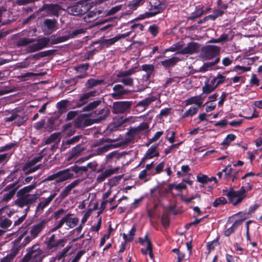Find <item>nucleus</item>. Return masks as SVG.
<instances>
[{
  "mask_svg": "<svg viewBox=\"0 0 262 262\" xmlns=\"http://www.w3.org/2000/svg\"><path fill=\"white\" fill-rule=\"evenodd\" d=\"M221 48L215 45H206L202 47L200 57L205 60H209L215 58L220 54Z\"/></svg>",
  "mask_w": 262,
  "mask_h": 262,
  "instance_id": "obj_5",
  "label": "nucleus"
},
{
  "mask_svg": "<svg viewBox=\"0 0 262 262\" xmlns=\"http://www.w3.org/2000/svg\"><path fill=\"white\" fill-rule=\"evenodd\" d=\"M60 136V133L58 132L51 134V135L44 141L45 144H50L55 142L57 139L59 140Z\"/></svg>",
  "mask_w": 262,
  "mask_h": 262,
  "instance_id": "obj_39",
  "label": "nucleus"
},
{
  "mask_svg": "<svg viewBox=\"0 0 262 262\" xmlns=\"http://www.w3.org/2000/svg\"><path fill=\"white\" fill-rule=\"evenodd\" d=\"M122 8L121 5H118L116 6L115 7H112L111 9L109 10H106L104 12V14H105L106 16H110L113 15L117 12H118L119 11L121 10Z\"/></svg>",
  "mask_w": 262,
  "mask_h": 262,
  "instance_id": "obj_50",
  "label": "nucleus"
},
{
  "mask_svg": "<svg viewBox=\"0 0 262 262\" xmlns=\"http://www.w3.org/2000/svg\"><path fill=\"white\" fill-rule=\"evenodd\" d=\"M229 203V200L227 201L225 197L221 196L216 198L212 203V206L214 207H217L221 205H225Z\"/></svg>",
  "mask_w": 262,
  "mask_h": 262,
  "instance_id": "obj_44",
  "label": "nucleus"
},
{
  "mask_svg": "<svg viewBox=\"0 0 262 262\" xmlns=\"http://www.w3.org/2000/svg\"><path fill=\"white\" fill-rule=\"evenodd\" d=\"M57 21L55 19H46L44 21V25L46 26L48 30H54Z\"/></svg>",
  "mask_w": 262,
  "mask_h": 262,
  "instance_id": "obj_41",
  "label": "nucleus"
},
{
  "mask_svg": "<svg viewBox=\"0 0 262 262\" xmlns=\"http://www.w3.org/2000/svg\"><path fill=\"white\" fill-rule=\"evenodd\" d=\"M113 90L114 91V93L112 94V96L115 99L123 98V96L129 92L124 89L123 86L121 84L115 85L113 87Z\"/></svg>",
  "mask_w": 262,
  "mask_h": 262,
  "instance_id": "obj_20",
  "label": "nucleus"
},
{
  "mask_svg": "<svg viewBox=\"0 0 262 262\" xmlns=\"http://www.w3.org/2000/svg\"><path fill=\"white\" fill-rule=\"evenodd\" d=\"M102 13V11L100 10H98L97 9H95V10L91 11L89 12L86 16L84 17L85 20H88V18H94L97 15L101 14Z\"/></svg>",
  "mask_w": 262,
  "mask_h": 262,
  "instance_id": "obj_56",
  "label": "nucleus"
},
{
  "mask_svg": "<svg viewBox=\"0 0 262 262\" xmlns=\"http://www.w3.org/2000/svg\"><path fill=\"white\" fill-rule=\"evenodd\" d=\"M110 114V110L107 106H103L102 108H99L98 110H96L91 113L90 115L92 117H96V122H98L105 119Z\"/></svg>",
  "mask_w": 262,
  "mask_h": 262,
  "instance_id": "obj_15",
  "label": "nucleus"
},
{
  "mask_svg": "<svg viewBox=\"0 0 262 262\" xmlns=\"http://www.w3.org/2000/svg\"><path fill=\"white\" fill-rule=\"evenodd\" d=\"M118 170V168H111L106 169L104 172L101 173L97 176L96 179L97 182L101 183L103 182L107 178L117 173Z\"/></svg>",
  "mask_w": 262,
  "mask_h": 262,
  "instance_id": "obj_24",
  "label": "nucleus"
},
{
  "mask_svg": "<svg viewBox=\"0 0 262 262\" xmlns=\"http://www.w3.org/2000/svg\"><path fill=\"white\" fill-rule=\"evenodd\" d=\"M37 186L36 182H34L32 184L25 186L23 188L19 189L17 193L24 194H30L29 193L34 189Z\"/></svg>",
  "mask_w": 262,
  "mask_h": 262,
  "instance_id": "obj_35",
  "label": "nucleus"
},
{
  "mask_svg": "<svg viewBox=\"0 0 262 262\" xmlns=\"http://www.w3.org/2000/svg\"><path fill=\"white\" fill-rule=\"evenodd\" d=\"M15 193L13 190L9 191L8 193L4 194L3 197L2 199V201L3 202H8L13 197Z\"/></svg>",
  "mask_w": 262,
  "mask_h": 262,
  "instance_id": "obj_62",
  "label": "nucleus"
},
{
  "mask_svg": "<svg viewBox=\"0 0 262 262\" xmlns=\"http://www.w3.org/2000/svg\"><path fill=\"white\" fill-rule=\"evenodd\" d=\"M47 223L48 220L47 219H43L38 223L33 225L30 231L31 236L34 238L37 237L45 228Z\"/></svg>",
  "mask_w": 262,
  "mask_h": 262,
  "instance_id": "obj_13",
  "label": "nucleus"
},
{
  "mask_svg": "<svg viewBox=\"0 0 262 262\" xmlns=\"http://www.w3.org/2000/svg\"><path fill=\"white\" fill-rule=\"evenodd\" d=\"M139 243L143 245L144 242L147 243V247L146 249H141V252L142 253L144 254H146L147 253V251L148 252V254L151 258L153 257V254H152V244L151 242L150 241L148 237V236L147 235H145L144 236V238H143L142 237L139 238Z\"/></svg>",
  "mask_w": 262,
  "mask_h": 262,
  "instance_id": "obj_22",
  "label": "nucleus"
},
{
  "mask_svg": "<svg viewBox=\"0 0 262 262\" xmlns=\"http://www.w3.org/2000/svg\"><path fill=\"white\" fill-rule=\"evenodd\" d=\"M85 150V147L82 144H78L75 146L73 147L67 157V161H70L74 158H77L80 156L82 152Z\"/></svg>",
  "mask_w": 262,
  "mask_h": 262,
  "instance_id": "obj_17",
  "label": "nucleus"
},
{
  "mask_svg": "<svg viewBox=\"0 0 262 262\" xmlns=\"http://www.w3.org/2000/svg\"><path fill=\"white\" fill-rule=\"evenodd\" d=\"M11 224L12 221L7 218H5L0 221V227L4 229L8 228Z\"/></svg>",
  "mask_w": 262,
  "mask_h": 262,
  "instance_id": "obj_63",
  "label": "nucleus"
},
{
  "mask_svg": "<svg viewBox=\"0 0 262 262\" xmlns=\"http://www.w3.org/2000/svg\"><path fill=\"white\" fill-rule=\"evenodd\" d=\"M126 36V34H118L117 36H115L114 37L105 39L104 41H103L102 44L103 46H106V47H108L113 45H114L117 41H118L119 39L124 38Z\"/></svg>",
  "mask_w": 262,
  "mask_h": 262,
  "instance_id": "obj_29",
  "label": "nucleus"
},
{
  "mask_svg": "<svg viewBox=\"0 0 262 262\" xmlns=\"http://www.w3.org/2000/svg\"><path fill=\"white\" fill-rule=\"evenodd\" d=\"M142 69L145 72L146 74L142 76V81H144L145 84H141L139 86H135V81L132 79V92H141L144 90L147 87L146 84L148 83L149 78L153 75L155 70V67L151 64H145L142 65Z\"/></svg>",
  "mask_w": 262,
  "mask_h": 262,
  "instance_id": "obj_3",
  "label": "nucleus"
},
{
  "mask_svg": "<svg viewBox=\"0 0 262 262\" xmlns=\"http://www.w3.org/2000/svg\"><path fill=\"white\" fill-rule=\"evenodd\" d=\"M246 186H242L238 190H235L233 188L223 190V193L228 198L229 203L233 206H236L242 202L246 197V192L252 190L253 185L250 182L245 184Z\"/></svg>",
  "mask_w": 262,
  "mask_h": 262,
  "instance_id": "obj_1",
  "label": "nucleus"
},
{
  "mask_svg": "<svg viewBox=\"0 0 262 262\" xmlns=\"http://www.w3.org/2000/svg\"><path fill=\"white\" fill-rule=\"evenodd\" d=\"M148 30L151 35L154 37H155L158 35L159 33V28L156 25L154 24L150 26L149 27Z\"/></svg>",
  "mask_w": 262,
  "mask_h": 262,
  "instance_id": "obj_64",
  "label": "nucleus"
},
{
  "mask_svg": "<svg viewBox=\"0 0 262 262\" xmlns=\"http://www.w3.org/2000/svg\"><path fill=\"white\" fill-rule=\"evenodd\" d=\"M164 162L162 161L160 162L156 167L154 170H152V172H150L149 174L151 176H153L156 174H158L163 171V169L164 167Z\"/></svg>",
  "mask_w": 262,
  "mask_h": 262,
  "instance_id": "obj_46",
  "label": "nucleus"
},
{
  "mask_svg": "<svg viewBox=\"0 0 262 262\" xmlns=\"http://www.w3.org/2000/svg\"><path fill=\"white\" fill-rule=\"evenodd\" d=\"M90 6L85 1H80L75 4L69 6L67 11L71 15L78 16L85 14L89 10Z\"/></svg>",
  "mask_w": 262,
  "mask_h": 262,
  "instance_id": "obj_6",
  "label": "nucleus"
},
{
  "mask_svg": "<svg viewBox=\"0 0 262 262\" xmlns=\"http://www.w3.org/2000/svg\"><path fill=\"white\" fill-rule=\"evenodd\" d=\"M58 180L57 181V183L75 178V176L71 172L70 167L58 171Z\"/></svg>",
  "mask_w": 262,
  "mask_h": 262,
  "instance_id": "obj_18",
  "label": "nucleus"
},
{
  "mask_svg": "<svg viewBox=\"0 0 262 262\" xmlns=\"http://www.w3.org/2000/svg\"><path fill=\"white\" fill-rule=\"evenodd\" d=\"M69 39L68 35H64L62 36L57 37L54 39H52L51 41L52 44H57L61 42H64Z\"/></svg>",
  "mask_w": 262,
  "mask_h": 262,
  "instance_id": "obj_58",
  "label": "nucleus"
},
{
  "mask_svg": "<svg viewBox=\"0 0 262 262\" xmlns=\"http://www.w3.org/2000/svg\"><path fill=\"white\" fill-rule=\"evenodd\" d=\"M39 244L36 243L27 250V253L23 257V262H29L32 259L33 262H41L42 250L38 247Z\"/></svg>",
  "mask_w": 262,
  "mask_h": 262,
  "instance_id": "obj_2",
  "label": "nucleus"
},
{
  "mask_svg": "<svg viewBox=\"0 0 262 262\" xmlns=\"http://www.w3.org/2000/svg\"><path fill=\"white\" fill-rule=\"evenodd\" d=\"M198 110L199 108L197 107L191 106L181 115V118L184 119L189 117H192L197 114Z\"/></svg>",
  "mask_w": 262,
  "mask_h": 262,
  "instance_id": "obj_36",
  "label": "nucleus"
},
{
  "mask_svg": "<svg viewBox=\"0 0 262 262\" xmlns=\"http://www.w3.org/2000/svg\"><path fill=\"white\" fill-rule=\"evenodd\" d=\"M231 166V165H228L225 168L223 169V171H224L225 173V179L227 181H228L232 176V173L233 172V169Z\"/></svg>",
  "mask_w": 262,
  "mask_h": 262,
  "instance_id": "obj_47",
  "label": "nucleus"
},
{
  "mask_svg": "<svg viewBox=\"0 0 262 262\" xmlns=\"http://www.w3.org/2000/svg\"><path fill=\"white\" fill-rule=\"evenodd\" d=\"M162 4L160 3L157 6H154V11L152 12H145L144 14H140L138 17L132 19V23L133 21L144 19L146 18L152 17L160 13L161 10L162 9L161 7Z\"/></svg>",
  "mask_w": 262,
  "mask_h": 262,
  "instance_id": "obj_19",
  "label": "nucleus"
},
{
  "mask_svg": "<svg viewBox=\"0 0 262 262\" xmlns=\"http://www.w3.org/2000/svg\"><path fill=\"white\" fill-rule=\"evenodd\" d=\"M72 190V189L68 185H67L60 193L59 198L61 200L64 199L68 196Z\"/></svg>",
  "mask_w": 262,
  "mask_h": 262,
  "instance_id": "obj_59",
  "label": "nucleus"
},
{
  "mask_svg": "<svg viewBox=\"0 0 262 262\" xmlns=\"http://www.w3.org/2000/svg\"><path fill=\"white\" fill-rule=\"evenodd\" d=\"M171 108H165L161 110L160 114L158 115L157 118L159 119H162L163 117H167L170 114Z\"/></svg>",
  "mask_w": 262,
  "mask_h": 262,
  "instance_id": "obj_52",
  "label": "nucleus"
},
{
  "mask_svg": "<svg viewBox=\"0 0 262 262\" xmlns=\"http://www.w3.org/2000/svg\"><path fill=\"white\" fill-rule=\"evenodd\" d=\"M163 134V131H159L157 132L154 135V136L151 138L149 140L148 143L146 144V146H148L151 143L157 141L159 140V139L160 138V137Z\"/></svg>",
  "mask_w": 262,
  "mask_h": 262,
  "instance_id": "obj_57",
  "label": "nucleus"
},
{
  "mask_svg": "<svg viewBox=\"0 0 262 262\" xmlns=\"http://www.w3.org/2000/svg\"><path fill=\"white\" fill-rule=\"evenodd\" d=\"M103 99H97L92 102H90L86 105L83 107V111L93 112L101 104Z\"/></svg>",
  "mask_w": 262,
  "mask_h": 262,
  "instance_id": "obj_27",
  "label": "nucleus"
},
{
  "mask_svg": "<svg viewBox=\"0 0 262 262\" xmlns=\"http://www.w3.org/2000/svg\"><path fill=\"white\" fill-rule=\"evenodd\" d=\"M35 40V38H23L18 40L17 45L18 46H26L29 43L34 42Z\"/></svg>",
  "mask_w": 262,
  "mask_h": 262,
  "instance_id": "obj_48",
  "label": "nucleus"
},
{
  "mask_svg": "<svg viewBox=\"0 0 262 262\" xmlns=\"http://www.w3.org/2000/svg\"><path fill=\"white\" fill-rule=\"evenodd\" d=\"M75 102L76 101L74 100L71 102L67 100H63L57 103V107L58 109L59 112L62 113L67 111V107L68 105H72V107L74 108L75 107H74V105L75 104Z\"/></svg>",
  "mask_w": 262,
  "mask_h": 262,
  "instance_id": "obj_28",
  "label": "nucleus"
},
{
  "mask_svg": "<svg viewBox=\"0 0 262 262\" xmlns=\"http://www.w3.org/2000/svg\"><path fill=\"white\" fill-rule=\"evenodd\" d=\"M41 164H39L34 167H27L26 168H25V167H26V165H24L22 167V170L24 172L25 175H28L30 173H33L37 171L41 167Z\"/></svg>",
  "mask_w": 262,
  "mask_h": 262,
  "instance_id": "obj_43",
  "label": "nucleus"
},
{
  "mask_svg": "<svg viewBox=\"0 0 262 262\" xmlns=\"http://www.w3.org/2000/svg\"><path fill=\"white\" fill-rule=\"evenodd\" d=\"M219 245V243L218 242V238H216L212 242H209L207 243V250L208 253H210L211 250H213L215 249V247Z\"/></svg>",
  "mask_w": 262,
  "mask_h": 262,
  "instance_id": "obj_55",
  "label": "nucleus"
},
{
  "mask_svg": "<svg viewBox=\"0 0 262 262\" xmlns=\"http://www.w3.org/2000/svg\"><path fill=\"white\" fill-rule=\"evenodd\" d=\"M20 185L18 184V182H15L13 183H11L8 185L4 189V191H11L13 190L15 194L17 190L19 188Z\"/></svg>",
  "mask_w": 262,
  "mask_h": 262,
  "instance_id": "obj_45",
  "label": "nucleus"
},
{
  "mask_svg": "<svg viewBox=\"0 0 262 262\" xmlns=\"http://www.w3.org/2000/svg\"><path fill=\"white\" fill-rule=\"evenodd\" d=\"M104 82V79H96L94 78H91L86 81L85 86L88 89H90L98 85L103 84Z\"/></svg>",
  "mask_w": 262,
  "mask_h": 262,
  "instance_id": "obj_31",
  "label": "nucleus"
},
{
  "mask_svg": "<svg viewBox=\"0 0 262 262\" xmlns=\"http://www.w3.org/2000/svg\"><path fill=\"white\" fill-rule=\"evenodd\" d=\"M98 94V92L95 90L83 93L80 96L79 99L75 102L74 107H80L84 105L88 102L90 98L95 97Z\"/></svg>",
  "mask_w": 262,
  "mask_h": 262,
  "instance_id": "obj_8",
  "label": "nucleus"
},
{
  "mask_svg": "<svg viewBox=\"0 0 262 262\" xmlns=\"http://www.w3.org/2000/svg\"><path fill=\"white\" fill-rule=\"evenodd\" d=\"M216 88L215 85L209 84V81L207 80L205 82L204 85L202 87L203 93L207 95L213 92Z\"/></svg>",
  "mask_w": 262,
  "mask_h": 262,
  "instance_id": "obj_34",
  "label": "nucleus"
},
{
  "mask_svg": "<svg viewBox=\"0 0 262 262\" xmlns=\"http://www.w3.org/2000/svg\"><path fill=\"white\" fill-rule=\"evenodd\" d=\"M28 117L26 115L19 114L14 112L13 113L10 117H6L5 120L6 122L14 121V124L18 126H20L24 124V123L27 120Z\"/></svg>",
  "mask_w": 262,
  "mask_h": 262,
  "instance_id": "obj_12",
  "label": "nucleus"
},
{
  "mask_svg": "<svg viewBox=\"0 0 262 262\" xmlns=\"http://www.w3.org/2000/svg\"><path fill=\"white\" fill-rule=\"evenodd\" d=\"M205 13L204 11L202 9H198L191 14V16L189 17V19L190 20H194L196 18L200 17L205 14Z\"/></svg>",
  "mask_w": 262,
  "mask_h": 262,
  "instance_id": "obj_54",
  "label": "nucleus"
},
{
  "mask_svg": "<svg viewBox=\"0 0 262 262\" xmlns=\"http://www.w3.org/2000/svg\"><path fill=\"white\" fill-rule=\"evenodd\" d=\"M70 168L72 172H74L76 174V176H75V178L82 175L83 172H87L86 168L83 166H79L75 164L72 166L70 167Z\"/></svg>",
  "mask_w": 262,
  "mask_h": 262,
  "instance_id": "obj_33",
  "label": "nucleus"
},
{
  "mask_svg": "<svg viewBox=\"0 0 262 262\" xmlns=\"http://www.w3.org/2000/svg\"><path fill=\"white\" fill-rule=\"evenodd\" d=\"M90 64L88 63L81 64L78 66L75 67L74 69L80 73H85L89 69Z\"/></svg>",
  "mask_w": 262,
  "mask_h": 262,
  "instance_id": "obj_51",
  "label": "nucleus"
},
{
  "mask_svg": "<svg viewBox=\"0 0 262 262\" xmlns=\"http://www.w3.org/2000/svg\"><path fill=\"white\" fill-rule=\"evenodd\" d=\"M66 242V241L64 238L55 241L49 249L51 250L58 247H63L65 245Z\"/></svg>",
  "mask_w": 262,
  "mask_h": 262,
  "instance_id": "obj_53",
  "label": "nucleus"
},
{
  "mask_svg": "<svg viewBox=\"0 0 262 262\" xmlns=\"http://www.w3.org/2000/svg\"><path fill=\"white\" fill-rule=\"evenodd\" d=\"M200 45L194 41L187 43V46L178 52L180 54H193L198 53L200 51Z\"/></svg>",
  "mask_w": 262,
  "mask_h": 262,
  "instance_id": "obj_10",
  "label": "nucleus"
},
{
  "mask_svg": "<svg viewBox=\"0 0 262 262\" xmlns=\"http://www.w3.org/2000/svg\"><path fill=\"white\" fill-rule=\"evenodd\" d=\"M130 105V101L115 102L113 104V112L115 114L123 113Z\"/></svg>",
  "mask_w": 262,
  "mask_h": 262,
  "instance_id": "obj_14",
  "label": "nucleus"
},
{
  "mask_svg": "<svg viewBox=\"0 0 262 262\" xmlns=\"http://www.w3.org/2000/svg\"><path fill=\"white\" fill-rule=\"evenodd\" d=\"M199 99H201L200 97H197L196 96H193L185 100L184 102L185 103L186 106L195 104L198 105L197 107L199 108L201 106Z\"/></svg>",
  "mask_w": 262,
  "mask_h": 262,
  "instance_id": "obj_38",
  "label": "nucleus"
},
{
  "mask_svg": "<svg viewBox=\"0 0 262 262\" xmlns=\"http://www.w3.org/2000/svg\"><path fill=\"white\" fill-rule=\"evenodd\" d=\"M158 144L151 146L146 151L145 155V158L152 159L159 156L158 151Z\"/></svg>",
  "mask_w": 262,
  "mask_h": 262,
  "instance_id": "obj_26",
  "label": "nucleus"
},
{
  "mask_svg": "<svg viewBox=\"0 0 262 262\" xmlns=\"http://www.w3.org/2000/svg\"><path fill=\"white\" fill-rule=\"evenodd\" d=\"M148 127V125L146 122H142L137 127H132V138L134 134H136L140 132L145 130ZM132 142H133V139L132 138Z\"/></svg>",
  "mask_w": 262,
  "mask_h": 262,
  "instance_id": "obj_37",
  "label": "nucleus"
},
{
  "mask_svg": "<svg viewBox=\"0 0 262 262\" xmlns=\"http://www.w3.org/2000/svg\"><path fill=\"white\" fill-rule=\"evenodd\" d=\"M241 226L240 221H235L231 227L224 231V235L226 237H229L232 234L234 233L235 230Z\"/></svg>",
  "mask_w": 262,
  "mask_h": 262,
  "instance_id": "obj_30",
  "label": "nucleus"
},
{
  "mask_svg": "<svg viewBox=\"0 0 262 262\" xmlns=\"http://www.w3.org/2000/svg\"><path fill=\"white\" fill-rule=\"evenodd\" d=\"M17 199L15 201V204L20 208L26 206H31L35 203L39 198L38 193L32 194H24L17 193Z\"/></svg>",
  "mask_w": 262,
  "mask_h": 262,
  "instance_id": "obj_4",
  "label": "nucleus"
},
{
  "mask_svg": "<svg viewBox=\"0 0 262 262\" xmlns=\"http://www.w3.org/2000/svg\"><path fill=\"white\" fill-rule=\"evenodd\" d=\"M58 119V117H51L48 119L47 124V128H48L50 131H52L56 129V126L54 124Z\"/></svg>",
  "mask_w": 262,
  "mask_h": 262,
  "instance_id": "obj_40",
  "label": "nucleus"
},
{
  "mask_svg": "<svg viewBox=\"0 0 262 262\" xmlns=\"http://www.w3.org/2000/svg\"><path fill=\"white\" fill-rule=\"evenodd\" d=\"M71 248V246H67L66 248L63 249L61 251L59 252L58 254L57 255L56 257H53V260L55 259H57L58 260H61L62 258H63L67 254V253L70 250Z\"/></svg>",
  "mask_w": 262,
  "mask_h": 262,
  "instance_id": "obj_42",
  "label": "nucleus"
},
{
  "mask_svg": "<svg viewBox=\"0 0 262 262\" xmlns=\"http://www.w3.org/2000/svg\"><path fill=\"white\" fill-rule=\"evenodd\" d=\"M61 9L60 6L57 4H46L39 9V12L43 11H46L50 16H58L59 15V11Z\"/></svg>",
  "mask_w": 262,
  "mask_h": 262,
  "instance_id": "obj_9",
  "label": "nucleus"
},
{
  "mask_svg": "<svg viewBox=\"0 0 262 262\" xmlns=\"http://www.w3.org/2000/svg\"><path fill=\"white\" fill-rule=\"evenodd\" d=\"M234 216H239V219L238 220H236L235 221H240L241 222V225L242 224L243 221L250 217V215L249 214V213L248 212H239L236 214H235L234 215Z\"/></svg>",
  "mask_w": 262,
  "mask_h": 262,
  "instance_id": "obj_49",
  "label": "nucleus"
},
{
  "mask_svg": "<svg viewBox=\"0 0 262 262\" xmlns=\"http://www.w3.org/2000/svg\"><path fill=\"white\" fill-rule=\"evenodd\" d=\"M72 215L71 213H68L63 217L60 220H63L64 222L62 223V225L66 224L68 227V228H73L78 225L79 223V219L78 217L71 218Z\"/></svg>",
  "mask_w": 262,
  "mask_h": 262,
  "instance_id": "obj_21",
  "label": "nucleus"
},
{
  "mask_svg": "<svg viewBox=\"0 0 262 262\" xmlns=\"http://www.w3.org/2000/svg\"><path fill=\"white\" fill-rule=\"evenodd\" d=\"M198 182L205 184L208 182V177L207 175L199 173L196 176Z\"/></svg>",
  "mask_w": 262,
  "mask_h": 262,
  "instance_id": "obj_61",
  "label": "nucleus"
},
{
  "mask_svg": "<svg viewBox=\"0 0 262 262\" xmlns=\"http://www.w3.org/2000/svg\"><path fill=\"white\" fill-rule=\"evenodd\" d=\"M130 75H131V69L126 71H119L113 75L112 80L114 83L122 82L125 85H131V78L127 77V76Z\"/></svg>",
  "mask_w": 262,
  "mask_h": 262,
  "instance_id": "obj_7",
  "label": "nucleus"
},
{
  "mask_svg": "<svg viewBox=\"0 0 262 262\" xmlns=\"http://www.w3.org/2000/svg\"><path fill=\"white\" fill-rule=\"evenodd\" d=\"M180 61V59L176 56L161 61V65L166 69L174 67L177 63Z\"/></svg>",
  "mask_w": 262,
  "mask_h": 262,
  "instance_id": "obj_25",
  "label": "nucleus"
},
{
  "mask_svg": "<svg viewBox=\"0 0 262 262\" xmlns=\"http://www.w3.org/2000/svg\"><path fill=\"white\" fill-rule=\"evenodd\" d=\"M157 99L156 97L151 96L139 101L134 107V111H137L140 112L144 111L146 107L152 102Z\"/></svg>",
  "mask_w": 262,
  "mask_h": 262,
  "instance_id": "obj_16",
  "label": "nucleus"
},
{
  "mask_svg": "<svg viewBox=\"0 0 262 262\" xmlns=\"http://www.w3.org/2000/svg\"><path fill=\"white\" fill-rule=\"evenodd\" d=\"M220 58L219 57H217L215 58L214 61L212 62H208L204 63L203 65L200 67V72H205L211 69V67L217 63L220 62Z\"/></svg>",
  "mask_w": 262,
  "mask_h": 262,
  "instance_id": "obj_32",
  "label": "nucleus"
},
{
  "mask_svg": "<svg viewBox=\"0 0 262 262\" xmlns=\"http://www.w3.org/2000/svg\"><path fill=\"white\" fill-rule=\"evenodd\" d=\"M50 39L47 37H43L40 39L38 42L30 45L28 47V51L30 53L35 52L48 47Z\"/></svg>",
  "mask_w": 262,
  "mask_h": 262,
  "instance_id": "obj_11",
  "label": "nucleus"
},
{
  "mask_svg": "<svg viewBox=\"0 0 262 262\" xmlns=\"http://www.w3.org/2000/svg\"><path fill=\"white\" fill-rule=\"evenodd\" d=\"M82 137L83 136L82 135H80L74 136L66 141L63 140L62 141L61 148L62 150H65L67 148H69L71 145L77 143L82 138Z\"/></svg>",
  "mask_w": 262,
  "mask_h": 262,
  "instance_id": "obj_23",
  "label": "nucleus"
},
{
  "mask_svg": "<svg viewBox=\"0 0 262 262\" xmlns=\"http://www.w3.org/2000/svg\"><path fill=\"white\" fill-rule=\"evenodd\" d=\"M161 223L164 228H167L169 227L170 221L167 214H162L161 216Z\"/></svg>",
  "mask_w": 262,
  "mask_h": 262,
  "instance_id": "obj_60",
  "label": "nucleus"
}]
</instances>
